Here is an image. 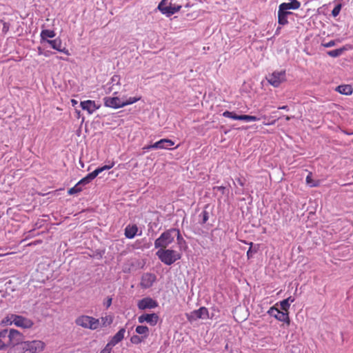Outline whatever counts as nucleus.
Wrapping results in <instances>:
<instances>
[{
    "label": "nucleus",
    "instance_id": "1",
    "mask_svg": "<svg viewBox=\"0 0 353 353\" xmlns=\"http://www.w3.org/2000/svg\"><path fill=\"white\" fill-rule=\"evenodd\" d=\"M181 239V234L179 230L171 229L163 232L161 236L154 241V247L156 248L165 249L171 244L175 238Z\"/></svg>",
    "mask_w": 353,
    "mask_h": 353
},
{
    "label": "nucleus",
    "instance_id": "2",
    "mask_svg": "<svg viewBox=\"0 0 353 353\" xmlns=\"http://www.w3.org/2000/svg\"><path fill=\"white\" fill-rule=\"evenodd\" d=\"M141 97H129L130 101H124L120 97H107L103 99L104 105L108 108L118 109L128 105L133 104L141 99Z\"/></svg>",
    "mask_w": 353,
    "mask_h": 353
},
{
    "label": "nucleus",
    "instance_id": "3",
    "mask_svg": "<svg viewBox=\"0 0 353 353\" xmlns=\"http://www.w3.org/2000/svg\"><path fill=\"white\" fill-rule=\"evenodd\" d=\"M156 254L161 262L168 265L173 264L181 257V254L177 251L166 248L159 249Z\"/></svg>",
    "mask_w": 353,
    "mask_h": 353
},
{
    "label": "nucleus",
    "instance_id": "4",
    "mask_svg": "<svg viewBox=\"0 0 353 353\" xmlns=\"http://www.w3.org/2000/svg\"><path fill=\"white\" fill-rule=\"evenodd\" d=\"M75 323L83 328L92 330L98 329L101 325L100 319L88 315L78 316L75 319Z\"/></svg>",
    "mask_w": 353,
    "mask_h": 353
},
{
    "label": "nucleus",
    "instance_id": "5",
    "mask_svg": "<svg viewBox=\"0 0 353 353\" xmlns=\"http://www.w3.org/2000/svg\"><path fill=\"white\" fill-rule=\"evenodd\" d=\"M114 165V162H111L108 165H103L102 167L97 168L92 172L88 174L87 176L81 179L79 181V185H81L82 186L88 184L90 183L94 179H95L100 173L105 170H108L111 169Z\"/></svg>",
    "mask_w": 353,
    "mask_h": 353
},
{
    "label": "nucleus",
    "instance_id": "6",
    "mask_svg": "<svg viewBox=\"0 0 353 353\" xmlns=\"http://www.w3.org/2000/svg\"><path fill=\"white\" fill-rule=\"evenodd\" d=\"M185 316L189 322H194L198 319L205 320L210 319L208 310L205 307H201L190 313H186Z\"/></svg>",
    "mask_w": 353,
    "mask_h": 353
},
{
    "label": "nucleus",
    "instance_id": "7",
    "mask_svg": "<svg viewBox=\"0 0 353 353\" xmlns=\"http://www.w3.org/2000/svg\"><path fill=\"white\" fill-rule=\"evenodd\" d=\"M268 83L274 88L279 87L281 83L285 81L286 74L285 70L274 71L266 77Z\"/></svg>",
    "mask_w": 353,
    "mask_h": 353
},
{
    "label": "nucleus",
    "instance_id": "8",
    "mask_svg": "<svg viewBox=\"0 0 353 353\" xmlns=\"http://www.w3.org/2000/svg\"><path fill=\"white\" fill-rule=\"evenodd\" d=\"M46 344L42 341L34 340L26 341V351L28 353H41L44 350Z\"/></svg>",
    "mask_w": 353,
    "mask_h": 353
},
{
    "label": "nucleus",
    "instance_id": "9",
    "mask_svg": "<svg viewBox=\"0 0 353 353\" xmlns=\"http://www.w3.org/2000/svg\"><path fill=\"white\" fill-rule=\"evenodd\" d=\"M24 338L23 335L15 329H7V342L8 348L14 344H17L19 341Z\"/></svg>",
    "mask_w": 353,
    "mask_h": 353
},
{
    "label": "nucleus",
    "instance_id": "10",
    "mask_svg": "<svg viewBox=\"0 0 353 353\" xmlns=\"http://www.w3.org/2000/svg\"><path fill=\"white\" fill-rule=\"evenodd\" d=\"M268 314L274 318H276L277 320L283 322H285L288 324L290 323V319L288 316V313L285 311H280L277 308H275L274 307H272L268 310Z\"/></svg>",
    "mask_w": 353,
    "mask_h": 353
},
{
    "label": "nucleus",
    "instance_id": "11",
    "mask_svg": "<svg viewBox=\"0 0 353 353\" xmlns=\"http://www.w3.org/2000/svg\"><path fill=\"white\" fill-rule=\"evenodd\" d=\"M137 306L141 310L153 309L158 306V303L150 297H146L139 300Z\"/></svg>",
    "mask_w": 353,
    "mask_h": 353
},
{
    "label": "nucleus",
    "instance_id": "12",
    "mask_svg": "<svg viewBox=\"0 0 353 353\" xmlns=\"http://www.w3.org/2000/svg\"><path fill=\"white\" fill-rule=\"evenodd\" d=\"M159 320V316L157 314H143L138 317V321L139 323H148L152 326L157 325Z\"/></svg>",
    "mask_w": 353,
    "mask_h": 353
},
{
    "label": "nucleus",
    "instance_id": "13",
    "mask_svg": "<svg viewBox=\"0 0 353 353\" xmlns=\"http://www.w3.org/2000/svg\"><path fill=\"white\" fill-rule=\"evenodd\" d=\"M15 319L14 325L23 329H29L32 327L34 323L32 320L22 316L17 315Z\"/></svg>",
    "mask_w": 353,
    "mask_h": 353
},
{
    "label": "nucleus",
    "instance_id": "14",
    "mask_svg": "<svg viewBox=\"0 0 353 353\" xmlns=\"http://www.w3.org/2000/svg\"><path fill=\"white\" fill-rule=\"evenodd\" d=\"M164 2L163 3H159L158 6V9L163 14L168 17H170L176 12H179L181 9V6L172 5L171 3H169L168 8L163 7Z\"/></svg>",
    "mask_w": 353,
    "mask_h": 353
},
{
    "label": "nucleus",
    "instance_id": "15",
    "mask_svg": "<svg viewBox=\"0 0 353 353\" xmlns=\"http://www.w3.org/2000/svg\"><path fill=\"white\" fill-rule=\"evenodd\" d=\"M80 105L81 108L83 110H86L90 114L94 113L101 106L99 104H97L94 101L92 100L81 101Z\"/></svg>",
    "mask_w": 353,
    "mask_h": 353
},
{
    "label": "nucleus",
    "instance_id": "16",
    "mask_svg": "<svg viewBox=\"0 0 353 353\" xmlns=\"http://www.w3.org/2000/svg\"><path fill=\"white\" fill-rule=\"evenodd\" d=\"M46 43H48L53 49L63 52L66 55H70L69 50L65 47H62V41L61 39L57 38L53 40H46Z\"/></svg>",
    "mask_w": 353,
    "mask_h": 353
},
{
    "label": "nucleus",
    "instance_id": "17",
    "mask_svg": "<svg viewBox=\"0 0 353 353\" xmlns=\"http://www.w3.org/2000/svg\"><path fill=\"white\" fill-rule=\"evenodd\" d=\"M26 352V341L24 338L19 341L17 344H14L8 349L7 353H25Z\"/></svg>",
    "mask_w": 353,
    "mask_h": 353
},
{
    "label": "nucleus",
    "instance_id": "18",
    "mask_svg": "<svg viewBox=\"0 0 353 353\" xmlns=\"http://www.w3.org/2000/svg\"><path fill=\"white\" fill-rule=\"evenodd\" d=\"M156 276L154 274L145 273L143 274L141 281V286L143 288H149L156 281Z\"/></svg>",
    "mask_w": 353,
    "mask_h": 353
},
{
    "label": "nucleus",
    "instance_id": "19",
    "mask_svg": "<svg viewBox=\"0 0 353 353\" xmlns=\"http://www.w3.org/2000/svg\"><path fill=\"white\" fill-rule=\"evenodd\" d=\"M301 3L297 0H290L289 2L282 3L279 5V9L281 12L289 10H297L300 8Z\"/></svg>",
    "mask_w": 353,
    "mask_h": 353
},
{
    "label": "nucleus",
    "instance_id": "20",
    "mask_svg": "<svg viewBox=\"0 0 353 353\" xmlns=\"http://www.w3.org/2000/svg\"><path fill=\"white\" fill-rule=\"evenodd\" d=\"M174 143L168 139H163L151 145L154 149H169L170 147L174 145Z\"/></svg>",
    "mask_w": 353,
    "mask_h": 353
},
{
    "label": "nucleus",
    "instance_id": "21",
    "mask_svg": "<svg viewBox=\"0 0 353 353\" xmlns=\"http://www.w3.org/2000/svg\"><path fill=\"white\" fill-rule=\"evenodd\" d=\"M125 333V328L120 329L110 340L108 343V345L112 346V347L116 345L117 343L121 342L123 338Z\"/></svg>",
    "mask_w": 353,
    "mask_h": 353
},
{
    "label": "nucleus",
    "instance_id": "22",
    "mask_svg": "<svg viewBox=\"0 0 353 353\" xmlns=\"http://www.w3.org/2000/svg\"><path fill=\"white\" fill-rule=\"evenodd\" d=\"M138 232V228L136 225H128L125 229V236L128 239H133Z\"/></svg>",
    "mask_w": 353,
    "mask_h": 353
},
{
    "label": "nucleus",
    "instance_id": "23",
    "mask_svg": "<svg viewBox=\"0 0 353 353\" xmlns=\"http://www.w3.org/2000/svg\"><path fill=\"white\" fill-rule=\"evenodd\" d=\"M8 349L7 342V329L0 331V350Z\"/></svg>",
    "mask_w": 353,
    "mask_h": 353
},
{
    "label": "nucleus",
    "instance_id": "24",
    "mask_svg": "<svg viewBox=\"0 0 353 353\" xmlns=\"http://www.w3.org/2000/svg\"><path fill=\"white\" fill-rule=\"evenodd\" d=\"M56 35L54 30H43L40 33L41 42L46 43V40H49L48 38H53Z\"/></svg>",
    "mask_w": 353,
    "mask_h": 353
},
{
    "label": "nucleus",
    "instance_id": "25",
    "mask_svg": "<svg viewBox=\"0 0 353 353\" xmlns=\"http://www.w3.org/2000/svg\"><path fill=\"white\" fill-rule=\"evenodd\" d=\"M14 317H16V314H8L6 317H4L1 320L0 325H3V326L11 325L12 324L14 325V323H15Z\"/></svg>",
    "mask_w": 353,
    "mask_h": 353
},
{
    "label": "nucleus",
    "instance_id": "26",
    "mask_svg": "<svg viewBox=\"0 0 353 353\" xmlns=\"http://www.w3.org/2000/svg\"><path fill=\"white\" fill-rule=\"evenodd\" d=\"M135 332L144 339H145L149 335V328L145 325L137 326Z\"/></svg>",
    "mask_w": 353,
    "mask_h": 353
},
{
    "label": "nucleus",
    "instance_id": "27",
    "mask_svg": "<svg viewBox=\"0 0 353 353\" xmlns=\"http://www.w3.org/2000/svg\"><path fill=\"white\" fill-rule=\"evenodd\" d=\"M104 89L106 94L112 92L114 95H116L118 94L120 87H116L114 84L107 83L105 85Z\"/></svg>",
    "mask_w": 353,
    "mask_h": 353
},
{
    "label": "nucleus",
    "instance_id": "28",
    "mask_svg": "<svg viewBox=\"0 0 353 353\" xmlns=\"http://www.w3.org/2000/svg\"><path fill=\"white\" fill-rule=\"evenodd\" d=\"M336 90L341 94L349 95L352 93V88L349 85H339L337 87Z\"/></svg>",
    "mask_w": 353,
    "mask_h": 353
},
{
    "label": "nucleus",
    "instance_id": "29",
    "mask_svg": "<svg viewBox=\"0 0 353 353\" xmlns=\"http://www.w3.org/2000/svg\"><path fill=\"white\" fill-rule=\"evenodd\" d=\"M278 23L279 25L285 26L288 23V16L285 15L283 11L278 10Z\"/></svg>",
    "mask_w": 353,
    "mask_h": 353
},
{
    "label": "nucleus",
    "instance_id": "30",
    "mask_svg": "<svg viewBox=\"0 0 353 353\" xmlns=\"http://www.w3.org/2000/svg\"><path fill=\"white\" fill-rule=\"evenodd\" d=\"M345 50V48H341L339 49H335V50L328 51L327 54L332 57H338L341 56Z\"/></svg>",
    "mask_w": 353,
    "mask_h": 353
},
{
    "label": "nucleus",
    "instance_id": "31",
    "mask_svg": "<svg viewBox=\"0 0 353 353\" xmlns=\"http://www.w3.org/2000/svg\"><path fill=\"white\" fill-rule=\"evenodd\" d=\"M113 321L112 316L110 315H106L101 318L100 323L103 327L110 325Z\"/></svg>",
    "mask_w": 353,
    "mask_h": 353
},
{
    "label": "nucleus",
    "instance_id": "32",
    "mask_svg": "<svg viewBox=\"0 0 353 353\" xmlns=\"http://www.w3.org/2000/svg\"><path fill=\"white\" fill-rule=\"evenodd\" d=\"M223 116L226 118H230L234 120H241V115H237L234 112L225 111L223 113Z\"/></svg>",
    "mask_w": 353,
    "mask_h": 353
},
{
    "label": "nucleus",
    "instance_id": "33",
    "mask_svg": "<svg viewBox=\"0 0 353 353\" xmlns=\"http://www.w3.org/2000/svg\"><path fill=\"white\" fill-rule=\"evenodd\" d=\"M83 190V186L81 185H79V182L72 188L68 190V194L70 195L77 194Z\"/></svg>",
    "mask_w": 353,
    "mask_h": 353
},
{
    "label": "nucleus",
    "instance_id": "34",
    "mask_svg": "<svg viewBox=\"0 0 353 353\" xmlns=\"http://www.w3.org/2000/svg\"><path fill=\"white\" fill-rule=\"evenodd\" d=\"M241 120L245 121L246 122H250V121H259L260 119L259 117H256L255 116H250V115H241Z\"/></svg>",
    "mask_w": 353,
    "mask_h": 353
},
{
    "label": "nucleus",
    "instance_id": "35",
    "mask_svg": "<svg viewBox=\"0 0 353 353\" xmlns=\"http://www.w3.org/2000/svg\"><path fill=\"white\" fill-rule=\"evenodd\" d=\"M108 83L114 84L116 87H120V77L118 75H114Z\"/></svg>",
    "mask_w": 353,
    "mask_h": 353
},
{
    "label": "nucleus",
    "instance_id": "36",
    "mask_svg": "<svg viewBox=\"0 0 353 353\" xmlns=\"http://www.w3.org/2000/svg\"><path fill=\"white\" fill-rule=\"evenodd\" d=\"M37 52L39 55H43L46 57H50L52 52L49 50L45 51L41 47L39 46L37 47Z\"/></svg>",
    "mask_w": 353,
    "mask_h": 353
},
{
    "label": "nucleus",
    "instance_id": "37",
    "mask_svg": "<svg viewBox=\"0 0 353 353\" xmlns=\"http://www.w3.org/2000/svg\"><path fill=\"white\" fill-rule=\"evenodd\" d=\"M145 339L139 335H134L131 337L130 341L134 344H139Z\"/></svg>",
    "mask_w": 353,
    "mask_h": 353
},
{
    "label": "nucleus",
    "instance_id": "38",
    "mask_svg": "<svg viewBox=\"0 0 353 353\" xmlns=\"http://www.w3.org/2000/svg\"><path fill=\"white\" fill-rule=\"evenodd\" d=\"M341 3H338L334 8V9L332 10V14L333 17H337L339 13H340V11L341 10Z\"/></svg>",
    "mask_w": 353,
    "mask_h": 353
},
{
    "label": "nucleus",
    "instance_id": "39",
    "mask_svg": "<svg viewBox=\"0 0 353 353\" xmlns=\"http://www.w3.org/2000/svg\"><path fill=\"white\" fill-rule=\"evenodd\" d=\"M280 305H281V309L283 311L288 312V310H289L290 305V304L288 302V300H285V299L283 300L282 301H281Z\"/></svg>",
    "mask_w": 353,
    "mask_h": 353
},
{
    "label": "nucleus",
    "instance_id": "40",
    "mask_svg": "<svg viewBox=\"0 0 353 353\" xmlns=\"http://www.w3.org/2000/svg\"><path fill=\"white\" fill-rule=\"evenodd\" d=\"M306 183L311 187L316 186L317 185L313 183L311 174H309L306 177Z\"/></svg>",
    "mask_w": 353,
    "mask_h": 353
},
{
    "label": "nucleus",
    "instance_id": "41",
    "mask_svg": "<svg viewBox=\"0 0 353 353\" xmlns=\"http://www.w3.org/2000/svg\"><path fill=\"white\" fill-rule=\"evenodd\" d=\"M250 248H249V250L247 252V256L248 259L252 258L253 256V254L256 252V250H252V249L253 243H252V242L250 243Z\"/></svg>",
    "mask_w": 353,
    "mask_h": 353
},
{
    "label": "nucleus",
    "instance_id": "42",
    "mask_svg": "<svg viewBox=\"0 0 353 353\" xmlns=\"http://www.w3.org/2000/svg\"><path fill=\"white\" fill-rule=\"evenodd\" d=\"M112 347L107 344L100 353H111Z\"/></svg>",
    "mask_w": 353,
    "mask_h": 353
},
{
    "label": "nucleus",
    "instance_id": "43",
    "mask_svg": "<svg viewBox=\"0 0 353 353\" xmlns=\"http://www.w3.org/2000/svg\"><path fill=\"white\" fill-rule=\"evenodd\" d=\"M201 215L202 216L203 223H205L208 220V218H209L208 212L203 211V212H202Z\"/></svg>",
    "mask_w": 353,
    "mask_h": 353
},
{
    "label": "nucleus",
    "instance_id": "44",
    "mask_svg": "<svg viewBox=\"0 0 353 353\" xmlns=\"http://www.w3.org/2000/svg\"><path fill=\"white\" fill-rule=\"evenodd\" d=\"M112 301V298L108 297L106 301L104 302V305L106 307V308H108L111 305Z\"/></svg>",
    "mask_w": 353,
    "mask_h": 353
},
{
    "label": "nucleus",
    "instance_id": "45",
    "mask_svg": "<svg viewBox=\"0 0 353 353\" xmlns=\"http://www.w3.org/2000/svg\"><path fill=\"white\" fill-rule=\"evenodd\" d=\"M335 46V41H330L329 42L326 43H323V46L325 48H330Z\"/></svg>",
    "mask_w": 353,
    "mask_h": 353
},
{
    "label": "nucleus",
    "instance_id": "46",
    "mask_svg": "<svg viewBox=\"0 0 353 353\" xmlns=\"http://www.w3.org/2000/svg\"><path fill=\"white\" fill-rule=\"evenodd\" d=\"M225 188L223 186H216L214 188V190H217L221 192L222 194H224Z\"/></svg>",
    "mask_w": 353,
    "mask_h": 353
},
{
    "label": "nucleus",
    "instance_id": "47",
    "mask_svg": "<svg viewBox=\"0 0 353 353\" xmlns=\"http://www.w3.org/2000/svg\"><path fill=\"white\" fill-rule=\"evenodd\" d=\"M163 2H164V3L163 5V7H164V8H168L169 6V3H170L169 1V0H162L159 3H163Z\"/></svg>",
    "mask_w": 353,
    "mask_h": 353
},
{
    "label": "nucleus",
    "instance_id": "48",
    "mask_svg": "<svg viewBox=\"0 0 353 353\" xmlns=\"http://www.w3.org/2000/svg\"><path fill=\"white\" fill-rule=\"evenodd\" d=\"M285 300H288V302L290 304L291 303H293L294 301V298L292 296H290L288 299H285Z\"/></svg>",
    "mask_w": 353,
    "mask_h": 353
},
{
    "label": "nucleus",
    "instance_id": "49",
    "mask_svg": "<svg viewBox=\"0 0 353 353\" xmlns=\"http://www.w3.org/2000/svg\"><path fill=\"white\" fill-rule=\"evenodd\" d=\"M279 109L288 110V107L287 105H283V106L279 107Z\"/></svg>",
    "mask_w": 353,
    "mask_h": 353
},
{
    "label": "nucleus",
    "instance_id": "50",
    "mask_svg": "<svg viewBox=\"0 0 353 353\" xmlns=\"http://www.w3.org/2000/svg\"><path fill=\"white\" fill-rule=\"evenodd\" d=\"M120 99H123L124 101H130L129 97H128L126 95H122L121 97H120Z\"/></svg>",
    "mask_w": 353,
    "mask_h": 353
},
{
    "label": "nucleus",
    "instance_id": "51",
    "mask_svg": "<svg viewBox=\"0 0 353 353\" xmlns=\"http://www.w3.org/2000/svg\"><path fill=\"white\" fill-rule=\"evenodd\" d=\"M237 182H238V183H239L241 186H243V185H244V183L243 182V181H242L241 179H239L237 180Z\"/></svg>",
    "mask_w": 353,
    "mask_h": 353
},
{
    "label": "nucleus",
    "instance_id": "52",
    "mask_svg": "<svg viewBox=\"0 0 353 353\" xmlns=\"http://www.w3.org/2000/svg\"><path fill=\"white\" fill-rule=\"evenodd\" d=\"M144 150H150V149H154L152 147H151V145H147V146H145L143 148Z\"/></svg>",
    "mask_w": 353,
    "mask_h": 353
},
{
    "label": "nucleus",
    "instance_id": "53",
    "mask_svg": "<svg viewBox=\"0 0 353 353\" xmlns=\"http://www.w3.org/2000/svg\"><path fill=\"white\" fill-rule=\"evenodd\" d=\"M284 13H285V16H288V15H289V14H292V12H290L289 10H285V12H284Z\"/></svg>",
    "mask_w": 353,
    "mask_h": 353
},
{
    "label": "nucleus",
    "instance_id": "54",
    "mask_svg": "<svg viewBox=\"0 0 353 353\" xmlns=\"http://www.w3.org/2000/svg\"><path fill=\"white\" fill-rule=\"evenodd\" d=\"M71 103L73 105H76L77 103V101L74 99L71 100Z\"/></svg>",
    "mask_w": 353,
    "mask_h": 353
},
{
    "label": "nucleus",
    "instance_id": "55",
    "mask_svg": "<svg viewBox=\"0 0 353 353\" xmlns=\"http://www.w3.org/2000/svg\"><path fill=\"white\" fill-rule=\"evenodd\" d=\"M292 117L285 116V119L286 121H290L292 119Z\"/></svg>",
    "mask_w": 353,
    "mask_h": 353
},
{
    "label": "nucleus",
    "instance_id": "56",
    "mask_svg": "<svg viewBox=\"0 0 353 353\" xmlns=\"http://www.w3.org/2000/svg\"><path fill=\"white\" fill-rule=\"evenodd\" d=\"M280 30H281V28H280V27L277 28V29H276V30L275 34H279V31H280Z\"/></svg>",
    "mask_w": 353,
    "mask_h": 353
}]
</instances>
